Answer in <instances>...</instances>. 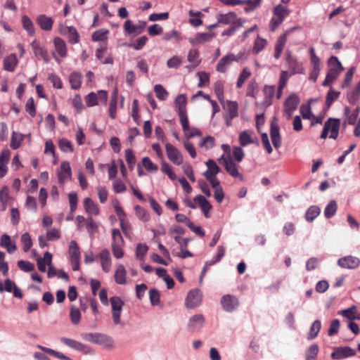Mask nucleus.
Instances as JSON below:
<instances>
[{
  "mask_svg": "<svg viewBox=\"0 0 360 360\" xmlns=\"http://www.w3.org/2000/svg\"><path fill=\"white\" fill-rule=\"evenodd\" d=\"M329 70L326 75L325 80L322 85L324 86H330L338 77L340 73L343 70V68L335 56H331L328 60Z\"/></svg>",
  "mask_w": 360,
  "mask_h": 360,
  "instance_id": "nucleus-1",
  "label": "nucleus"
},
{
  "mask_svg": "<svg viewBox=\"0 0 360 360\" xmlns=\"http://www.w3.org/2000/svg\"><path fill=\"white\" fill-rule=\"evenodd\" d=\"M86 341L98 344L107 349L114 348V341L112 338L101 333H86L84 335Z\"/></svg>",
  "mask_w": 360,
  "mask_h": 360,
  "instance_id": "nucleus-2",
  "label": "nucleus"
},
{
  "mask_svg": "<svg viewBox=\"0 0 360 360\" xmlns=\"http://www.w3.org/2000/svg\"><path fill=\"white\" fill-rule=\"evenodd\" d=\"M340 129V120L335 118H329L324 124V127L321 134V138L325 139L328 132H330L329 137L336 139L338 136Z\"/></svg>",
  "mask_w": 360,
  "mask_h": 360,
  "instance_id": "nucleus-3",
  "label": "nucleus"
},
{
  "mask_svg": "<svg viewBox=\"0 0 360 360\" xmlns=\"http://www.w3.org/2000/svg\"><path fill=\"white\" fill-rule=\"evenodd\" d=\"M108 98V92L104 90H100L97 93L91 92L85 96V102L88 107H93L98 104L99 102L105 104Z\"/></svg>",
  "mask_w": 360,
  "mask_h": 360,
  "instance_id": "nucleus-4",
  "label": "nucleus"
},
{
  "mask_svg": "<svg viewBox=\"0 0 360 360\" xmlns=\"http://www.w3.org/2000/svg\"><path fill=\"white\" fill-rule=\"evenodd\" d=\"M219 162L224 165L226 172L233 177H238L241 181L243 180V176L240 174L238 170L236 165L233 162L231 158L224 155L218 160Z\"/></svg>",
  "mask_w": 360,
  "mask_h": 360,
  "instance_id": "nucleus-5",
  "label": "nucleus"
},
{
  "mask_svg": "<svg viewBox=\"0 0 360 360\" xmlns=\"http://www.w3.org/2000/svg\"><path fill=\"white\" fill-rule=\"evenodd\" d=\"M202 294L199 290H190L185 299V307L187 309H194L201 304Z\"/></svg>",
  "mask_w": 360,
  "mask_h": 360,
  "instance_id": "nucleus-6",
  "label": "nucleus"
},
{
  "mask_svg": "<svg viewBox=\"0 0 360 360\" xmlns=\"http://www.w3.org/2000/svg\"><path fill=\"white\" fill-rule=\"evenodd\" d=\"M300 103L299 97L295 94H290L284 102V115L287 119H290L293 112L297 109Z\"/></svg>",
  "mask_w": 360,
  "mask_h": 360,
  "instance_id": "nucleus-7",
  "label": "nucleus"
},
{
  "mask_svg": "<svg viewBox=\"0 0 360 360\" xmlns=\"http://www.w3.org/2000/svg\"><path fill=\"white\" fill-rule=\"evenodd\" d=\"M165 150L168 159L172 162L177 165H180L183 163V155L176 147L167 143L165 144Z\"/></svg>",
  "mask_w": 360,
  "mask_h": 360,
  "instance_id": "nucleus-8",
  "label": "nucleus"
},
{
  "mask_svg": "<svg viewBox=\"0 0 360 360\" xmlns=\"http://www.w3.org/2000/svg\"><path fill=\"white\" fill-rule=\"evenodd\" d=\"M182 129L185 136V139H189L194 136H200L202 135L201 131L195 127H190L189 122L187 117H184L180 120Z\"/></svg>",
  "mask_w": 360,
  "mask_h": 360,
  "instance_id": "nucleus-9",
  "label": "nucleus"
},
{
  "mask_svg": "<svg viewBox=\"0 0 360 360\" xmlns=\"http://www.w3.org/2000/svg\"><path fill=\"white\" fill-rule=\"evenodd\" d=\"M184 228L178 225H172L169 229V234L174 238V240L179 245L180 247L188 245L189 239L184 238H181V236L184 233Z\"/></svg>",
  "mask_w": 360,
  "mask_h": 360,
  "instance_id": "nucleus-10",
  "label": "nucleus"
},
{
  "mask_svg": "<svg viewBox=\"0 0 360 360\" xmlns=\"http://www.w3.org/2000/svg\"><path fill=\"white\" fill-rule=\"evenodd\" d=\"M72 175L70 165L68 162H62L60 168L58 170V182L60 185H63L64 183L70 179Z\"/></svg>",
  "mask_w": 360,
  "mask_h": 360,
  "instance_id": "nucleus-11",
  "label": "nucleus"
},
{
  "mask_svg": "<svg viewBox=\"0 0 360 360\" xmlns=\"http://www.w3.org/2000/svg\"><path fill=\"white\" fill-rule=\"evenodd\" d=\"M6 290L8 292H13L14 297L21 298L22 293L20 288H18L15 283L11 279L7 278L5 280L4 285L0 281V292H3Z\"/></svg>",
  "mask_w": 360,
  "mask_h": 360,
  "instance_id": "nucleus-12",
  "label": "nucleus"
},
{
  "mask_svg": "<svg viewBox=\"0 0 360 360\" xmlns=\"http://www.w3.org/2000/svg\"><path fill=\"white\" fill-rule=\"evenodd\" d=\"M60 341L65 345H67L74 349L82 352L84 354H91L92 353V350L91 349V348L89 347H88L79 342H77L75 340H72L70 338H62L60 339Z\"/></svg>",
  "mask_w": 360,
  "mask_h": 360,
  "instance_id": "nucleus-13",
  "label": "nucleus"
},
{
  "mask_svg": "<svg viewBox=\"0 0 360 360\" xmlns=\"http://www.w3.org/2000/svg\"><path fill=\"white\" fill-rule=\"evenodd\" d=\"M205 324V318L202 314H195L189 318L187 327L190 331L195 332L200 330Z\"/></svg>",
  "mask_w": 360,
  "mask_h": 360,
  "instance_id": "nucleus-14",
  "label": "nucleus"
},
{
  "mask_svg": "<svg viewBox=\"0 0 360 360\" xmlns=\"http://www.w3.org/2000/svg\"><path fill=\"white\" fill-rule=\"evenodd\" d=\"M102 270L105 273H109L112 266V259L110 251L108 249H103L98 255Z\"/></svg>",
  "mask_w": 360,
  "mask_h": 360,
  "instance_id": "nucleus-15",
  "label": "nucleus"
},
{
  "mask_svg": "<svg viewBox=\"0 0 360 360\" xmlns=\"http://www.w3.org/2000/svg\"><path fill=\"white\" fill-rule=\"evenodd\" d=\"M338 264L345 269H355L360 264V259L352 255H348L340 258Z\"/></svg>",
  "mask_w": 360,
  "mask_h": 360,
  "instance_id": "nucleus-16",
  "label": "nucleus"
},
{
  "mask_svg": "<svg viewBox=\"0 0 360 360\" xmlns=\"http://www.w3.org/2000/svg\"><path fill=\"white\" fill-rule=\"evenodd\" d=\"M146 26V22H139V25H134L131 20H127L124 22V30L127 34H141Z\"/></svg>",
  "mask_w": 360,
  "mask_h": 360,
  "instance_id": "nucleus-17",
  "label": "nucleus"
},
{
  "mask_svg": "<svg viewBox=\"0 0 360 360\" xmlns=\"http://www.w3.org/2000/svg\"><path fill=\"white\" fill-rule=\"evenodd\" d=\"M215 37L214 32L198 33L193 37L189 39V42L193 46H198L208 42Z\"/></svg>",
  "mask_w": 360,
  "mask_h": 360,
  "instance_id": "nucleus-18",
  "label": "nucleus"
},
{
  "mask_svg": "<svg viewBox=\"0 0 360 360\" xmlns=\"http://www.w3.org/2000/svg\"><path fill=\"white\" fill-rule=\"evenodd\" d=\"M355 354V351L349 347H340L335 348L334 352L331 354V357L333 359H342L354 356Z\"/></svg>",
  "mask_w": 360,
  "mask_h": 360,
  "instance_id": "nucleus-19",
  "label": "nucleus"
},
{
  "mask_svg": "<svg viewBox=\"0 0 360 360\" xmlns=\"http://www.w3.org/2000/svg\"><path fill=\"white\" fill-rule=\"evenodd\" d=\"M256 136L252 130H245L240 133L238 141L241 147L254 143Z\"/></svg>",
  "mask_w": 360,
  "mask_h": 360,
  "instance_id": "nucleus-20",
  "label": "nucleus"
},
{
  "mask_svg": "<svg viewBox=\"0 0 360 360\" xmlns=\"http://www.w3.org/2000/svg\"><path fill=\"white\" fill-rule=\"evenodd\" d=\"M270 136L274 146L276 148H280L281 146V137L276 121H273L271 124Z\"/></svg>",
  "mask_w": 360,
  "mask_h": 360,
  "instance_id": "nucleus-21",
  "label": "nucleus"
},
{
  "mask_svg": "<svg viewBox=\"0 0 360 360\" xmlns=\"http://www.w3.org/2000/svg\"><path fill=\"white\" fill-rule=\"evenodd\" d=\"M221 304L226 311H233L238 304V300L230 295H226L221 297Z\"/></svg>",
  "mask_w": 360,
  "mask_h": 360,
  "instance_id": "nucleus-22",
  "label": "nucleus"
},
{
  "mask_svg": "<svg viewBox=\"0 0 360 360\" xmlns=\"http://www.w3.org/2000/svg\"><path fill=\"white\" fill-rule=\"evenodd\" d=\"M32 51L36 56H40L45 63H49L50 58L49 56L47 51L42 47L39 42L36 39L31 43Z\"/></svg>",
  "mask_w": 360,
  "mask_h": 360,
  "instance_id": "nucleus-23",
  "label": "nucleus"
},
{
  "mask_svg": "<svg viewBox=\"0 0 360 360\" xmlns=\"http://www.w3.org/2000/svg\"><path fill=\"white\" fill-rule=\"evenodd\" d=\"M187 103V98L184 94L179 95L175 99V105L178 109L179 120L184 117H187L186 112V105Z\"/></svg>",
  "mask_w": 360,
  "mask_h": 360,
  "instance_id": "nucleus-24",
  "label": "nucleus"
},
{
  "mask_svg": "<svg viewBox=\"0 0 360 360\" xmlns=\"http://www.w3.org/2000/svg\"><path fill=\"white\" fill-rule=\"evenodd\" d=\"M234 54L229 53L220 59L217 65V70L219 72L224 73L227 68L234 61Z\"/></svg>",
  "mask_w": 360,
  "mask_h": 360,
  "instance_id": "nucleus-25",
  "label": "nucleus"
},
{
  "mask_svg": "<svg viewBox=\"0 0 360 360\" xmlns=\"http://www.w3.org/2000/svg\"><path fill=\"white\" fill-rule=\"evenodd\" d=\"M36 21L40 28L44 31H50L53 27V20L46 15H39L37 16Z\"/></svg>",
  "mask_w": 360,
  "mask_h": 360,
  "instance_id": "nucleus-26",
  "label": "nucleus"
},
{
  "mask_svg": "<svg viewBox=\"0 0 360 360\" xmlns=\"http://www.w3.org/2000/svg\"><path fill=\"white\" fill-rule=\"evenodd\" d=\"M194 202L198 203L201 208L205 217H210L209 212L212 210V207L208 200L202 195H197L193 199Z\"/></svg>",
  "mask_w": 360,
  "mask_h": 360,
  "instance_id": "nucleus-27",
  "label": "nucleus"
},
{
  "mask_svg": "<svg viewBox=\"0 0 360 360\" xmlns=\"http://www.w3.org/2000/svg\"><path fill=\"white\" fill-rule=\"evenodd\" d=\"M224 110H226L231 119H233L238 115V105L236 101H224V103H221Z\"/></svg>",
  "mask_w": 360,
  "mask_h": 360,
  "instance_id": "nucleus-28",
  "label": "nucleus"
},
{
  "mask_svg": "<svg viewBox=\"0 0 360 360\" xmlns=\"http://www.w3.org/2000/svg\"><path fill=\"white\" fill-rule=\"evenodd\" d=\"M0 246L7 250L8 253L14 252L16 249V245L15 242L11 240V237L7 234H3L0 238Z\"/></svg>",
  "mask_w": 360,
  "mask_h": 360,
  "instance_id": "nucleus-29",
  "label": "nucleus"
},
{
  "mask_svg": "<svg viewBox=\"0 0 360 360\" xmlns=\"http://www.w3.org/2000/svg\"><path fill=\"white\" fill-rule=\"evenodd\" d=\"M127 271L123 264H120L117 266L114 278L116 283L120 285H124L127 283Z\"/></svg>",
  "mask_w": 360,
  "mask_h": 360,
  "instance_id": "nucleus-30",
  "label": "nucleus"
},
{
  "mask_svg": "<svg viewBox=\"0 0 360 360\" xmlns=\"http://www.w3.org/2000/svg\"><path fill=\"white\" fill-rule=\"evenodd\" d=\"M53 44L58 54L62 58H65L67 56V47L64 40L60 37H56Z\"/></svg>",
  "mask_w": 360,
  "mask_h": 360,
  "instance_id": "nucleus-31",
  "label": "nucleus"
},
{
  "mask_svg": "<svg viewBox=\"0 0 360 360\" xmlns=\"http://www.w3.org/2000/svg\"><path fill=\"white\" fill-rule=\"evenodd\" d=\"M205 164L208 168L207 170L204 172L205 178L216 176L219 172L220 169L214 160H208Z\"/></svg>",
  "mask_w": 360,
  "mask_h": 360,
  "instance_id": "nucleus-32",
  "label": "nucleus"
},
{
  "mask_svg": "<svg viewBox=\"0 0 360 360\" xmlns=\"http://www.w3.org/2000/svg\"><path fill=\"white\" fill-rule=\"evenodd\" d=\"M68 253L70 259L76 260L80 258L79 247L75 240H71L69 244Z\"/></svg>",
  "mask_w": 360,
  "mask_h": 360,
  "instance_id": "nucleus-33",
  "label": "nucleus"
},
{
  "mask_svg": "<svg viewBox=\"0 0 360 360\" xmlns=\"http://www.w3.org/2000/svg\"><path fill=\"white\" fill-rule=\"evenodd\" d=\"M263 91L264 94V105L269 106L272 103V99L275 94V86H265Z\"/></svg>",
  "mask_w": 360,
  "mask_h": 360,
  "instance_id": "nucleus-34",
  "label": "nucleus"
},
{
  "mask_svg": "<svg viewBox=\"0 0 360 360\" xmlns=\"http://www.w3.org/2000/svg\"><path fill=\"white\" fill-rule=\"evenodd\" d=\"M18 63L15 54H11L4 60V68L6 70L13 72Z\"/></svg>",
  "mask_w": 360,
  "mask_h": 360,
  "instance_id": "nucleus-35",
  "label": "nucleus"
},
{
  "mask_svg": "<svg viewBox=\"0 0 360 360\" xmlns=\"http://www.w3.org/2000/svg\"><path fill=\"white\" fill-rule=\"evenodd\" d=\"M84 206L86 212L90 214L97 215L99 212L98 206L89 198H86L84 199Z\"/></svg>",
  "mask_w": 360,
  "mask_h": 360,
  "instance_id": "nucleus-36",
  "label": "nucleus"
},
{
  "mask_svg": "<svg viewBox=\"0 0 360 360\" xmlns=\"http://www.w3.org/2000/svg\"><path fill=\"white\" fill-rule=\"evenodd\" d=\"M117 104V90L115 89L112 94L109 105V115L112 119H115L116 117V110Z\"/></svg>",
  "mask_w": 360,
  "mask_h": 360,
  "instance_id": "nucleus-37",
  "label": "nucleus"
},
{
  "mask_svg": "<svg viewBox=\"0 0 360 360\" xmlns=\"http://www.w3.org/2000/svg\"><path fill=\"white\" fill-rule=\"evenodd\" d=\"M266 44L267 41L265 39L262 38L259 35H257L252 49V53L258 54L265 48Z\"/></svg>",
  "mask_w": 360,
  "mask_h": 360,
  "instance_id": "nucleus-38",
  "label": "nucleus"
},
{
  "mask_svg": "<svg viewBox=\"0 0 360 360\" xmlns=\"http://www.w3.org/2000/svg\"><path fill=\"white\" fill-rule=\"evenodd\" d=\"M290 13V11L285 6H283L281 4L277 5L274 7L273 10L274 15L282 19L283 21L285 18L287 17Z\"/></svg>",
  "mask_w": 360,
  "mask_h": 360,
  "instance_id": "nucleus-39",
  "label": "nucleus"
},
{
  "mask_svg": "<svg viewBox=\"0 0 360 360\" xmlns=\"http://www.w3.org/2000/svg\"><path fill=\"white\" fill-rule=\"evenodd\" d=\"M22 23L23 28L27 31V34L30 36H34L35 34V29L31 19L27 15H23L22 18Z\"/></svg>",
  "mask_w": 360,
  "mask_h": 360,
  "instance_id": "nucleus-40",
  "label": "nucleus"
},
{
  "mask_svg": "<svg viewBox=\"0 0 360 360\" xmlns=\"http://www.w3.org/2000/svg\"><path fill=\"white\" fill-rule=\"evenodd\" d=\"M236 13L234 12H229L225 14H219L217 15L218 23L224 25H231L235 19Z\"/></svg>",
  "mask_w": 360,
  "mask_h": 360,
  "instance_id": "nucleus-41",
  "label": "nucleus"
},
{
  "mask_svg": "<svg viewBox=\"0 0 360 360\" xmlns=\"http://www.w3.org/2000/svg\"><path fill=\"white\" fill-rule=\"evenodd\" d=\"M82 76L77 72H72L69 77V82L71 88L78 89L81 86Z\"/></svg>",
  "mask_w": 360,
  "mask_h": 360,
  "instance_id": "nucleus-42",
  "label": "nucleus"
},
{
  "mask_svg": "<svg viewBox=\"0 0 360 360\" xmlns=\"http://www.w3.org/2000/svg\"><path fill=\"white\" fill-rule=\"evenodd\" d=\"M188 60L192 64V68L198 66L201 62L199 58V52L196 49H191L188 53Z\"/></svg>",
  "mask_w": 360,
  "mask_h": 360,
  "instance_id": "nucleus-43",
  "label": "nucleus"
},
{
  "mask_svg": "<svg viewBox=\"0 0 360 360\" xmlns=\"http://www.w3.org/2000/svg\"><path fill=\"white\" fill-rule=\"evenodd\" d=\"M321 328V323L319 320L314 321L311 327L309 332L307 335V339L308 340H312L314 339L319 334L320 330Z\"/></svg>",
  "mask_w": 360,
  "mask_h": 360,
  "instance_id": "nucleus-44",
  "label": "nucleus"
},
{
  "mask_svg": "<svg viewBox=\"0 0 360 360\" xmlns=\"http://www.w3.org/2000/svg\"><path fill=\"white\" fill-rule=\"evenodd\" d=\"M295 30H296V27L290 28V29L288 30L287 31H285V32L284 34L281 35L278 37V40H277L275 49H277V50H280V51H283V48H284V46L285 45L286 41H287V36L290 32L294 31Z\"/></svg>",
  "mask_w": 360,
  "mask_h": 360,
  "instance_id": "nucleus-45",
  "label": "nucleus"
},
{
  "mask_svg": "<svg viewBox=\"0 0 360 360\" xmlns=\"http://www.w3.org/2000/svg\"><path fill=\"white\" fill-rule=\"evenodd\" d=\"M287 65L291 70L292 75L302 74L304 72L303 67L298 63L296 58L290 59L289 62H287Z\"/></svg>",
  "mask_w": 360,
  "mask_h": 360,
  "instance_id": "nucleus-46",
  "label": "nucleus"
},
{
  "mask_svg": "<svg viewBox=\"0 0 360 360\" xmlns=\"http://www.w3.org/2000/svg\"><path fill=\"white\" fill-rule=\"evenodd\" d=\"M337 207L336 201L334 200H330L324 210V216L326 218L329 219L333 217L336 213Z\"/></svg>",
  "mask_w": 360,
  "mask_h": 360,
  "instance_id": "nucleus-47",
  "label": "nucleus"
},
{
  "mask_svg": "<svg viewBox=\"0 0 360 360\" xmlns=\"http://www.w3.org/2000/svg\"><path fill=\"white\" fill-rule=\"evenodd\" d=\"M320 208L317 206H311L305 214V219L307 221H312L320 214Z\"/></svg>",
  "mask_w": 360,
  "mask_h": 360,
  "instance_id": "nucleus-48",
  "label": "nucleus"
},
{
  "mask_svg": "<svg viewBox=\"0 0 360 360\" xmlns=\"http://www.w3.org/2000/svg\"><path fill=\"white\" fill-rule=\"evenodd\" d=\"M340 313L343 316H345L350 320L360 319V315L358 313H356L355 307H352L349 309L342 310Z\"/></svg>",
  "mask_w": 360,
  "mask_h": 360,
  "instance_id": "nucleus-49",
  "label": "nucleus"
},
{
  "mask_svg": "<svg viewBox=\"0 0 360 360\" xmlns=\"http://www.w3.org/2000/svg\"><path fill=\"white\" fill-rule=\"evenodd\" d=\"M148 251V246L146 244L139 243L136 248V257L142 261Z\"/></svg>",
  "mask_w": 360,
  "mask_h": 360,
  "instance_id": "nucleus-50",
  "label": "nucleus"
},
{
  "mask_svg": "<svg viewBox=\"0 0 360 360\" xmlns=\"http://www.w3.org/2000/svg\"><path fill=\"white\" fill-rule=\"evenodd\" d=\"M214 93L219 99L220 103H224V85L221 82L217 81L214 84Z\"/></svg>",
  "mask_w": 360,
  "mask_h": 360,
  "instance_id": "nucleus-51",
  "label": "nucleus"
},
{
  "mask_svg": "<svg viewBox=\"0 0 360 360\" xmlns=\"http://www.w3.org/2000/svg\"><path fill=\"white\" fill-rule=\"evenodd\" d=\"M251 72L248 68H244L239 75L238 79L236 86L237 88H241L245 82L250 77Z\"/></svg>",
  "mask_w": 360,
  "mask_h": 360,
  "instance_id": "nucleus-52",
  "label": "nucleus"
},
{
  "mask_svg": "<svg viewBox=\"0 0 360 360\" xmlns=\"http://www.w3.org/2000/svg\"><path fill=\"white\" fill-rule=\"evenodd\" d=\"M174 39L176 41L182 39V36L180 32L173 30L164 34L162 39L164 41H169Z\"/></svg>",
  "mask_w": 360,
  "mask_h": 360,
  "instance_id": "nucleus-53",
  "label": "nucleus"
},
{
  "mask_svg": "<svg viewBox=\"0 0 360 360\" xmlns=\"http://www.w3.org/2000/svg\"><path fill=\"white\" fill-rule=\"evenodd\" d=\"M20 241L25 252H28L32 246V240L30 233H25L21 236Z\"/></svg>",
  "mask_w": 360,
  "mask_h": 360,
  "instance_id": "nucleus-54",
  "label": "nucleus"
},
{
  "mask_svg": "<svg viewBox=\"0 0 360 360\" xmlns=\"http://www.w3.org/2000/svg\"><path fill=\"white\" fill-rule=\"evenodd\" d=\"M136 217L143 221H147L150 219L148 212L142 207L136 205L134 207Z\"/></svg>",
  "mask_w": 360,
  "mask_h": 360,
  "instance_id": "nucleus-55",
  "label": "nucleus"
},
{
  "mask_svg": "<svg viewBox=\"0 0 360 360\" xmlns=\"http://www.w3.org/2000/svg\"><path fill=\"white\" fill-rule=\"evenodd\" d=\"M109 31L107 30H98L92 34V40L94 41H104L107 39Z\"/></svg>",
  "mask_w": 360,
  "mask_h": 360,
  "instance_id": "nucleus-56",
  "label": "nucleus"
},
{
  "mask_svg": "<svg viewBox=\"0 0 360 360\" xmlns=\"http://www.w3.org/2000/svg\"><path fill=\"white\" fill-rule=\"evenodd\" d=\"M58 146L63 152L72 153L73 151V147L71 142L66 139H60Z\"/></svg>",
  "mask_w": 360,
  "mask_h": 360,
  "instance_id": "nucleus-57",
  "label": "nucleus"
},
{
  "mask_svg": "<svg viewBox=\"0 0 360 360\" xmlns=\"http://www.w3.org/2000/svg\"><path fill=\"white\" fill-rule=\"evenodd\" d=\"M8 198H9L8 188L7 186H4L0 190V202L2 204V209L4 210H5L6 208Z\"/></svg>",
  "mask_w": 360,
  "mask_h": 360,
  "instance_id": "nucleus-58",
  "label": "nucleus"
},
{
  "mask_svg": "<svg viewBox=\"0 0 360 360\" xmlns=\"http://www.w3.org/2000/svg\"><path fill=\"white\" fill-rule=\"evenodd\" d=\"M110 304L112 311H122V307L124 305V302L121 300L120 297L114 296L110 298Z\"/></svg>",
  "mask_w": 360,
  "mask_h": 360,
  "instance_id": "nucleus-59",
  "label": "nucleus"
},
{
  "mask_svg": "<svg viewBox=\"0 0 360 360\" xmlns=\"http://www.w3.org/2000/svg\"><path fill=\"white\" fill-rule=\"evenodd\" d=\"M182 63V59L178 56H174L167 61V66L169 68L178 69Z\"/></svg>",
  "mask_w": 360,
  "mask_h": 360,
  "instance_id": "nucleus-60",
  "label": "nucleus"
},
{
  "mask_svg": "<svg viewBox=\"0 0 360 360\" xmlns=\"http://www.w3.org/2000/svg\"><path fill=\"white\" fill-rule=\"evenodd\" d=\"M214 138L211 136H207L199 143V146L204 148L205 150H209L214 147Z\"/></svg>",
  "mask_w": 360,
  "mask_h": 360,
  "instance_id": "nucleus-61",
  "label": "nucleus"
},
{
  "mask_svg": "<svg viewBox=\"0 0 360 360\" xmlns=\"http://www.w3.org/2000/svg\"><path fill=\"white\" fill-rule=\"evenodd\" d=\"M68 38L69 41L72 44H77L79 41V36L78 34V32L77 30L72 27H68Z\"/></svg>",
  "mask_w": 360,
  "mask_h": 360,
  "instance_id": "nucleus-62",
  "label": "nucleus"
},
{
  "mask_svg": "<svg viewBox=\"0 0 360 360\" xmlns=\"http://www.w3.org/2000/svg\"><path fill=\"white\" fill-rule=\"evenodd\" d=\"M154 91L158 98L162 101L167 99L168 92L163 88L161 84H156L154 86Z\"/></svg>",
  "mask_w": 360,
  "mask_h": 360,
  "instance_id": "nucleus-63",
  "label": "nucleus"
},
{
  "mask_svg": "<svg viewBox=\"0 0 360 360\" xmlns=\"http://www.w3.org/2000/svg\"><path fill=\"white\" fill-rule=\"evenodd\" d=\"M319 347L317 345L314 344L309 347L306 352L307 360H315L319 353Z\"/></svg>",
  "mask_w": 360,
  "mask_h": 360,
  "instance_id": "nucleus-64",
  "label": "nucleus"
}]
</instances>
